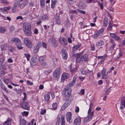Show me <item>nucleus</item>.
<instances>
[{"instance_id": "10", "label": "nucleus", "mask_w": 125, "mask_h": 125, "mask_svg": "<svg viewBox=\"0 0 125 125\" xmlns=\"http://www.w3.org/2000/svg\"><path fill=\"white\" fill-rule=\"evenodd\" d=\"M109 44L110 46L109 50L110 51L112 50L116 45V44L114 40L113 39H111L109 42Z\"/></svg>"}, {"instance_id": "63", "label": "nucleus", "mask_w": 125, "mask_h": 125, "mask_svg": "<svg viewBox=\"0 0 125 125\" xmlns=\"http://www.w3.org/2000/svg\"><path fill=\"white\" fill-rule=\"evenodd\" d=\"M44 88L43 85L42 84H40L39 86V88L40 90H42Z\"/></svg>"}, {"instance_id": "36", "label": "nucleus", "mask_w": 125, "mask_h": 125, "mask_svg": "<svg viewBox=\"0 0 125 125\" xmlns=\"http://www.w3.org/2000/svg\"><path fill=\"white\" fill-rule=\"evenodd\" d=\"M11 121L10 119H8L4 122V125H11Z\"/></svg>"}, {"instance_id": "30", "label": "nucleus", "mask_w": 125, "mask_h": 125, "mask_svg": "<svg viewBox=\"0 0 125 125\" xmlns=\"http://www.w3.org/2000/svg\"><path fill=\"white\" fill-rule=\"evenodd\" d=\"M44 100L46 102H48L49 101L50 97L49 94H46L44 95Z\"/></svg>"}, {"instance_id": "11", "label": "nucleus", "mask_w": 125, "mask_h": 125, "mask_svg": "<svg viewBox=\"0 0 125 125\" xmlns=\"http://www.w3.org/2000/svg\"><path fill=\"white\" fill-rule=\"evenodd\" d=\"M81 118L79 116L75 117L73 122L74 125H80L81 123Z\"/></svg>"}, {"instance_id": "27", "label": "nucleus", "mask_w": 125, "mask_h": 125, "mask_svg": "<svg viewBox=\"0 0 125 125\" xmlns=\"http://www.w3.org/2000/svg\"><path fill=\"white\" fill-rule=\"evenodd\" d=\"M107 56H99L98 57L99 59H102V60L99 62L98 63L100 64H101L104 61V60L105 59Z\"/></svg>"}, {"instance_id": "1", "label": "nucleus", "mask_w": 125, "mask_h": 125, "mask_svg": "<svg viewBox=\"0 0 125 125\" xmlns=\"http://www.w3.org/2000/svg\"><path fill=\"white\" fill-rule=\"evenodd\" d=\"M77 78V76H74L72 81L71 82L63 89L62 94L63 96V100L65 101V103L62 107V110H64L71 103V101L69 100L70 95L72 93L71 86H73L75 84Z\"/></svg>"}, {"instance_id": "57", "label": "nucleus", "mask_w": 125, "mask_h": 125, "mask_svg": "<svg viewBox=\"0 0 125 125\" xmlns=\"http://www.w3.org/2000/svg\"><path fill=\"white\" fill-rule=\"evenodd\" d=\"M28 112L24 111L22 113V115H23L27 116L28 115Z\"/></svg>"}, {"instance_id": "49", "label": "nucleus", "mask_w": 125, "mask_h": 125, "mask_svg": "<svg viewBox=\"0 0 125 125\" xmlns=\"http://www.w3.org/2000/svg\"><path fill=\"white\" fill-rule=\"evenodd\" d=\"M121 104L125 107V99L121 100Z\"/></svg>"}, {"instance_id": "48", "label": "nucleus", "mask_w": 125, "mask_h": 125, "mask_svg": "<svg viewBox=\"0 0 125 125\" xmlns=\"http://www.w3.org/2000/svg\"><path fill=\"white\" fill-rule=\"evenodd\" d=\"M45 4V2L44 1H41L40 2V5L41 7L43 8L44 7V5Z\"/></svg>"}, {"instance_id": "23", "label": "nucleus", "mask_w": 125, "mask_h": 125, "mask_svg": "<svg viewBox=\"0 0 125 125\" xmlns=\"http://www.w3.org/2000/svg\"><path fill=\"white\" fill-rule=\"evenodd\" d=\"M81 46V44H79L73 46V52H76Z\"/></svg>"}, {"instance_id": "32", "label": "nucleus", "mask_w": 125, "mask_h": 125, "mask_svg": "<svg viewBox=\"0 0 125 125\" xmlns=\"http://www.w3.org/2000/svg\"><path fill=\"white\" fill-rule=\"evenodd\" d=\"M20 125H26V121L24 119H21L20 120Z\"/></svg>"}, {"instance_id": "53", "label": "nucleus", "mask_w": 125, "mask_h": 125, "mask_svg": "<svg viewBox=\"0 0 125 125\" xmlns=\"http://www.w3.org/2000/svg\"><path fill=\"white\" fill-rule=\"evenodd\" d=\"M46 112V110L45 109H44L42 110L40 112V113L42 115H43Z\"/></svg>"}, {"instance_id": "39", "label": "nucleus", "mask_w": 125, "mask_h": 125, "mask_svg": "<svg viewBox=\"0 0 125 125\" xmlns=\"http://www.w3.org/2000/svg\"><path fill=\"white\" fill-rule=\"evenodd\" d=\"M113 26L112 22H110L109 24V26L107 28V30L108 31L110 30L112 28Z\"/></svg>"}, {"instance_id": "24", "label": "nucleus", "mask_w": 125, "mask_h": 125, "mask_svg": "<svg viewBox=\"0 0 125 125\" xmlns=\"http://www.w3.org/2000/svg\"><path fill=\"white\" fill-rule=\"evenodd\" d=\"M60 42L62 44L66 45L67 43V40L64 38H62L60 39Z\"/></svg>"}, {"instance_id": "31", "label": "nucleus", "mask_w": 125, "mask_h": 125, "mask_svg": "<svg viewBox=\"0 0 125 125\" xmlns=\"http://www.w3.org/2000/svg\"><path fill=\"white\" fill-rule=\"evenodd\" d=\"M36 60L35 59H34L32 57L30 62V63L31 65L33 66H34L36 64Z\"/></svg>"}, {"instance_id": "28", "label": "nucleus", "mask_w": 125, "mask_h": 125, "mask_svg": "<svg viewBox=\"0 0 125 125\" xmlns=\"http://www.w3.org/2000/svg\"><path fill=\"white\" fill-rule=\"evenodd\" d=\"M28 1L25 0L21 5V8H23L28 3Z\"/></svg>"}, {"instance_id": "3", "label": "nucleus", "mask_w": 125, "mask_h": 125, "mask_svg": "<svg viewBox=\"0 0 125 125\" xmlns=\"http://www.w3.org/2000/svg\"><path fill=\"white\" fill-rule=\"evenodd\" d=\"M10 42L11 43H15L18 50H21L23 49V47L22 46V44L21 41L19 38H14L11 40Z\"/></svg>"}, {"instance_id": "52", "label": "nucleus", "mask_w": 125, "mask_h": 125, "mask_svg": "<svg viewBox=\"0 0 125 125\" xmlns=\"http://www.w3.org/2000/svg\"><path fill=\"white\" fill-rule=\"evenodd\" d=\"M13 90L14 91H16L17 93H20V91H21V89H18V90L16 88H15Z\"/></svg>"}, {"instance_id": "8", "label": "nucleus", "mask_w": 125, "mask_h": 125, "mask_svg": "<svg viewBox=\"0 0 125 125\" xmlns=\"http://www.w3.org/2000/svg\"><path fill=\"white\" fill-rule=\"evenodd\" d=\"M106 69L105 68H103L101 74L102 77V79H108L109 77L108 76V73L109 72L108 71L107 72V73H106Z\"/></svg>"}, {"instance_id": "44", "label": "nucleus", "mask_w": 125, "mask_h": 125, "mask_svg": "<svg viewBox=\"0 0 125 125\" xmlns=\"http://www.w3.org/2000/svg\"><path fill=\"white\" fill-rule=\"evenodd\" d=\"M1 9V11L3 13L5 12H6L7 10H10V8H0Z\"/></svg>"}, {"instance_id": "22", "label": "nucleus", "mask_w": 125, "mask_h": 125, "mask_svg": "<svg viewBox=\"0 0 125 125\" xmlns=\"http://www.w3.org/2000/svg\"><path fill=\"white\" fill-rule=\"evenodd\" d=\"M31 29L23 30L25 34L27 36H30L31 34Z\"/></svg>"}, {"instance_id": "20", "label": "nucleus", "mask_w": 125, "mask_h": 125, "mask_svg": "<svg viewBox=\"0 0 125 125\" xmlns=\"http://www.w3.org/2000/svg\"><path fill=\"white\" fill-rule=\"evenodd\" d=\"M45 58L43 56H42L40 57L39 61L40 64L43 66H44L46 65V62H45L44 60Z\"/></svg>"}, {"instance_id": "40", "label": "nucleus", "mask_w": 125, "mask_h": 125, "mask_svg": "<svg viewBox=\"0 0 125 125\" xmlns=\"http://www.w3.org/2000/svg\"><path fill=\"white\" fill-rule=\"evenodd\" d=\"M85 91L84 89H82L78 93V94L80 95H84V94Z\"/></svg>"}, {"instance_id": "7", "label": "nucleus", "mask_w": 125, "mask_h": 125, "mask_svg": "<svg viewBox=\"0 0 125 125\" xmlns=\"http://www.w3.org/2000/svg\"><path fill=\"white\" fill-rule=\"evenodd\" d=\"M65 121L64 116L62 115L61 116V118H58L56 123V125H65Z\"/></svg>"}, {"instance_id": "17", "label": "nucleus", "mask_w": 125, "mask_h": 125, "mask_svg": "<svg viewBox=\"0 0 125 125\" xmlns=\"http://www.w3.org/2000/svg\"><path fill=\"white\" fill-rule=\"evenodd\" d=\"M110 37L113 38L116 41H119L120 40V38L119 36L114 33H110Z\"/></svg>"}, {"instance_id": "14", "label": "nucleus", "mask_w": 125, "mask_h": 125, "mask_svg": "<svg viewBox=\"0 0 125 125\" xmlns=\"http://www.w3.org/2000/svg\"><path fill=\"white\" fill-rule=\"evenodd\" d=\"M61 53L62 58L65 60L68 57V54L66 51L64 49H62Z\"/></svg>"}, {"instance_id": "4", "label": "nucleus", "mask_w": 125, "mask_h": 125, "mask_svg": "<svg viewBox=\"0 0 125 125\" xmlns=\"http://www.w3.org/2000/svg\"><path fill=\"white\" fill-rule=\"evenodd\" d=\"M91 108L90 106L88 112V115L87 117L84 118L83 122L84 123H87L90 121L92 119L93 115V112L91 113Z\"/></svg>"}, {"instance_id": "61", "label": "nucleus", "mask_w": 125, "mask_h": 125, "mask_svg": "<svg viewBox=\"0 0 125 125\" xmlns=\"http://www.w3.org/2000/svg\"><path fill=\"white\" fill-rule=\"evenodd\" d=\"M78 12L77 10H77H74L72 11L71 13H76V14H77Z\"/></svg>"}, {"instance_id": "47", "label": "nucleus", "mask_w": 125, "mask_h": 125, "mask_svg": "<svg viewBox=\"0 0 125 125\" xmlns=\"http://www.w3.org/2000/svg\"><path fill=\"white\" fill-rule=\"evenodd\" d=\"M53 108L54 109H56L57 107V104L56 103H53L52 105Z\"/></svg>"}, {"instance_id": "2", "label": "nucleus", "mask_w": 125, "mask_h": 125, "mask_svg": "<svg viewBox=\"0 0 125 125\" xmlns=\"http://www.w3.org/2000/svg\"><path fill=\"white\" fill-rule=\"evenodd\" d=\"M82 53L80 52L79 53H77L76 55L77 56L76 59V62H81L82 63H84V62L87 61L88 58V55L86 54H84L80 57V55Z\"/></svg>"}, {"instance_id": "12", "label": "nucleus", "mask_w": 125, "mask_h": 125, "mask_svg": "<svg viewBox=\"0 0 125 125\" xmlns=\"http://www.w3.org/2000/svg\"><path fill=\"white\" fill-rule=\"evenodd\" d=\"M41 46V43L39 42H37L35 45L33 50V52L35 53H37Z\"/></svg>"}, {"instance_id": "9", "label": "nucleus", "mask_w": 125, "mask_h": 125, "mask_svg": "<svg viewBox=\"0 0 125 125\" xmlns=\"http://www.w3.org/2000/svg\"><path fill=\"white\" fill-rule=\"evenodd\" d=\"M24 43L25 45L27 47L31 48L32 47V46L31 42L29 39L27 38H25L24 39Z\"/></svg>"}, {"instance_id": "64", "label": "nucleus", "mask_w": 125, "mask_h": 125, "mask_svg": "<svg viewBox=\"0 0 125 125\" xmlns=\"http://www.w3.org/2000/svg\"><path fill=\"white\" fill-rule=\"evenodd\" d=\"M3 48L4 49H6L8 47V46L7 44H5L3 45Z\"/></svg>"}, {"instance_id": "13", "label": "nucleus", "mask_w": 125, "mask_h": 125, "mask_svg": "<svg viewBox=\"0 0 125 125\" xmlns=\"http://www.w3.org/2000/svg\"><path fill=\"white\" fill-rule=\"evenodd\" d=\"M66 118L68 122L70 123H72L73 120L72 119V114L71 112H68L66 114Z\"/></svg>"}, {"instance_id": "6", "label": "nucleus", "mask_w": 125, "mask_h": 125, "mask_svg": "<svg viewBox=\"0 0 125 125\" xmlns=\"http://www.w3.org/2000/svg\"><path fill=\"white\" fill-rule=\"evenodd\" d=\"M48 41L49 44L53 47H56L58 46V42L54 38H51Z\"/></svg>"}, {"instance_id": "37", "label": "nucleus", "mask_w": 125, "mask_h": 125, "mask_svg": "<svg viewBox=\"0 0 125 125\" xmlns=\"http://www.w3.org/2000/svg\"><path fill=\"white\" fill-rule=\"evenodd\" d=\"M49 18L48 17L47 15H44L42 17V19L44 21L48 20Z\"/></svg>"}, {"instance_id": "46", "label": "nucleus", "mask_w": 125, "mask_h": 125, "mask_svg": "<svg viewBox=\"0 0 125 125\" xmlns=\"http://www.w3.org/2000/svg\"><path fill=\"white\" fill-rule=\"evenodd\" d=\"M24 55L26 57L28 61H29L30 57V54H27L26 53H25Z\"/></svg>"}, {"instance_id": "54", "label": "nucleus", "mask_w": 125, "mask_h": 125, "mask_svg": "<svg viewBox=\"0 0 125 125\" xmlns=\"http://www.w3.org/2000/svg\"><path fill=\"white\" fill-rule=\"evenodd\" d=\"M79 109L77 106H76L75 108V112L76 113H78L79 111Z\"/></svg>"}, {"instance_id": "18", "label": "nucleus", "mask_w": 125, "mask_h": 125, "mask_svg": "<svg viewBox=\"0 0 125 125\" xmlns=\"http://www.w3.org/2000/svg\"><path fill=\"white\" fill-rule=\"evenodd\" d=\"M104 31V30L103 29H100L99 30L97 31L94 34V37H95V38H96L98 36H99L100 34L103 33Z\"/></svg>"}, {"instance_id": "58", "label": "nucleus", "mask_w": 125, "mask_h": 125, "mask_svg": "<svg viewBox=\"0 0 125 125\" xmlns=\"http://www.w3.org/2000/svg\"><path fill=\"white\" fill-rule=\"evenodd\" d=\"M5 72L3 70H1V71H0V74H1V75H2V76H4V75L5 74Z\"/></svg>"}, {"instance_id": "59", "label": "nucleus", "mask_w": 125, "mask_h": 125, "mask_svg": "<svg viewBox=\"0 0 125 125\" xmlns=\"http://www.w3.org/2000/svg\"><path fill=\"white\" fill-rule=\"evenodd\" d=\"M77 10L79 12H80L83 14H84L85 13V12L84 11L78 9H77Z\"/></svg>"}, {"instance_id": "26", "label": "nucleus", "mask_w": 125, "mask_h": 125, "mask_svg": "<svg viewBox=\"0 0 125 125\" xmlns=\"http://www.w3.org/2000/svg\"><path fill=\"white\" fill-rule=\"evenodd\" d=\"M55 20L56 24L59 25L61 23V21L59 16H56L55 17Z\"/></svg>"}, {"instance_id": "43", "label": "nucleus", "mask_w": 125, "mask_h": 125, "mask_svg": "<svg viewBox=\"0 0 125 125\" xmlns=\"http://www.w3.org/2000/svg\"><path fill=\"white\" fill-rule=\"evenodd\" d=\"M103 44V43L102 41H100L97 42L96 43V45L97 46H100L102 45Z\"/></svg>"}, {"instance_id": "55", "label": "nucleus", "mask_w": 125, "mask_h": 125, "mask_svg": "<svg viewBox=\"0 0 125 125\" xmlns=\"http://www.w3.org/2000/svg\"><path fill=\"white\" fill-rule=\"evenodd\" d=\"M5 83L7 84H8L9 83V80L8 79H5L4 81Z\"/></svg>"}, {"instance_id": "29", "label": "nucleus", "mask_w": 125, "mask_h": 125, "mask_svg": "<svg viewBox=\"0 0 125 125\" xmlns=\"http://www.w3.org/2000/svg\"><path fill=\"white\" fill-rule=\"evenodd\" d=\"M123 54V53L122 50L121 49V48H120L119 50V51L116 57V58L117 59L119 58Z\"/></svg>"}, {"instance_id": "45", "label": "nucleus", "mask_w": 125, "mask_h": 125, "mask_svg": "<svg viewBox=\"0 0 125 125\" xmlns=\"http://www.w3.org/2000/svg\"><path fill=\"white\" fill-rule=\"evenodd\" d=\"M70 70L71 72L72 73H73L75 72H76L77 71V69L76 67L73 69L70 68Z\"/></svg>"}, {"instance_id": "60", "label": "nucleus", "mask_w": 125, "mask_h": 125, "mask_svg": "<svg viewBox=\"0 0 125 125\" xmlns=\"http://www.w3.org/2000/svg\"><path fill=\"white\" fill-rule=\"evenodd\" d=\"M3 95L4 96V98L7 101H9V99L7 97V96L6 95L3 93Z\"/></svg>"}, {"instance_id": "42", "label": "nucleus", "mask_w": 125, "mask_h": 125, "mask_svg": "<svg viewBox=\"0 0 125 125\" xmlns=\"http://www.w3.org/2000/svg\"><path fill=\"white\" fill-rule=\"evenodd\" d=\"M0 1L1 3L8 4L10 3V2L4 0H0Z\"/></svg>"}, {"instance_id": "50", "label": "nucleus", "mask_w": 125, "mask_h": 125, "mask_svg": "<svg viewBox=\"0 0 125 125\" xmlns=\"http://www.w3.org/2000/svg\"><path fill=\"white\" fill-rule=\"evenodd\" d=\"M15 29V27L13 26H11L9 29L10 31H13Z\"/></svg>"}, {"instance_id": "51", "label": "nucleus", "mask_w": 125, "mask_h": 125, "mask_svg": "<svg viewBox=\"0 0 125 125\" xmlns=\"http://www.w3.org/2000/svg\"><path fill=\"white\" fill-rule=\"evenodd\" d=\"M23 94L24 96V97L22 99V100L23 101H24L26 99V97L27 96L26 94L25 93H23Z\"/></svg>"}, {"instance_id": "56", "label": "nucleus", "mask_w": 125, "mask_h": 125, "mask_svg": "<svg viewBox=\"0 0 125 125\" xmlns=\"http://www.w3.org/2000/svg\"><path fill=\"white\" fill-rule=\"evenodd\" d=\"M26 83L30 85H32L33 84L32 82H30L29 80L27 81Z\"/></svg>"}, {"instance_id": "41", "label": "nucleus", "mask_w": 125, "mask_h": 125, "mask_svg": "<svg viewBox=\"0 0 125 125\" xmlns=\"http://www.w3.org/2000/svg\"><path fill=\"white\" fill-rule=\"evenodd\" d=\"M81 73L85 75L86 74L87 72L85 71L84 68H82L81 70Z\"/></svg>"}, {"instance_id": "38", "label": "nucleus", "mask_w": 125, "mask_h": 125, "mask_svg": "<svg viewBox=\"0 0 125 125\" xmlns=\"http://www.w3.org/2000/svg\"><path fill=\"white\" fill-rule=\"evenodd\" d=\"M6 31V30L3 27H0V32L3 34H4L5 33Z\"/></svg>"}, {"instance_id": "35", "label": "nucleus", "mask_w": 125, "mask_h": 125, "mask_svg": "<svg viewBox=\"0 0 125 125\" xmlns=\"http://www.w3.org/2000/svg\"><path fill=\"white\" fill-rule=\"evenodd\" d=\"M20 2L16 1L15 2L13 5V7L14 8H16L17 7H18L19 6Z\"/></svg>"}, {"instance_id": "21", "label": "nucleus", "mask_w": 125, "mask_h": 125, "mask_svg": "<svg viewBox=\"0 0 125 125\" xmlns=\"http://www.w3.org/2000/svg\"><path fill=\"white\" fill-rule=\"evenodd\" d=\"M8 65L7 63L6 62L2 63L0 66V69L1 70H6L7 68Z\"/></svg>"}, {"instance_id": "25", "label": "nucleus", "mask_w": 125, "mask_h": 125, "mask_svg": "<svg viewBox=\"0 0 125 125\" xmlns=\"http://www.w3.org/2000/svg\"><path fill=\"white\" fill-rule=\"evenodd\" d=\"M1 88L7 94H8L10 93V91L7 90L5 86L3 84H1Z\"/></svg>"}, {"instance_id": "5", "label": "nucleus", "mask_w": 125, "mask_h": 125, "mask_svg": "<svg viewBox=\"0 0 125 125\" xmlns=\"http://www.w3.org/2000/svg\"><path fill=\"white\" fill-rule=\"evenodd\" d=\"M61 68H57L54 71L53 74V77L54 79L57 80L59 79L60 77L61 73Z\"/></svg>"}, {"instance_id": "33", "label": "nucleus", "mask_w": 125, "mask_h": 125, "mask_svg": "<svg viewBox=\"0 0 125 125\" xmlns=\"http://www.w3.org/2000/svg\"><path fill=\"white\" fill-rule=\"evenodd\" d=\"M57 2L56 0H51V7L52 8H54Z\"/></svg>"}, {"instance_id": "19", "label": "nucleus", "mask_w": 125, "mask_h": 125, "mask_svg": "<svg viewBox=\"0 0 125 125\" xmlns=\"http://www.w3.org/2000/svg\"><path fill=\"white\" fill-rule=\"evenodd\" d=\"M69 76L68 73H64L63 74L61 77V81L63 82L66 79L68 78Z\"/></svg>"}, {"instance_id": "62", "label": "nucleus", "mask_w": 125, "mask_h": 125, "mask_svg": "<svg viewBox=\"0 0 125 125\" xmlns=\"http://www.w3.org/2000/svg\"><path fill=\"white\" fill-rule=\"evenodd\" d=\"M12 10L13 12L14 13L17 11L18 10V9H17V8H12Z\"/></svg>"}, {"instance_id": "15", "label": "nucleus", "mask_w": 125, "mask_h": 125, "mask_svg": "<svg viewBox=\"0 0 125 125\" xmlns=\"http://www.w3.org/2000/svg\"><path fill=\"white\" fill-rule=\"evenodd\" d=\"M20 105L22 108L26 110H28L29 109V107L28 105V103L27 102H24L21 103Z\"/></svg>"}, {"instance_id": "16", "label": "nucleus", "mask_w": 125, "mask_h": 125, "mask_svg": "<svg viewBox=\"0 0 125 125\" xmlns=\"http://www.w3.org/2000/svg\"><path fill=\"white\" fill-rule=\"evenodd\" d=\"M23 30L31 29V25L30 23L28 22H25L23 26Z\"/></svg>"}, {"instance_id": "34", "label": "nucleus", "mask_w": 125, "mask_h": 125, "mask_svg": "<svg viewBox=\"0 0 125 125\" xmlns=\"http://www.w3.org/2000/svg\"><path fill=\"white\" fill-rule=\"evenodd\" d=\"M104 26L105 27H106L107 26L108 23L107 19L106 18H104Z\"/></svg>"}]
</instances>
